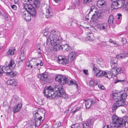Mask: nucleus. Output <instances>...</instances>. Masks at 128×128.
<instances>
[{"mask_svg": "<svg viewBox=\"0 0 128 128\" xmlns=\"http://www.w3.org/2000/svg\"><path fill=\"white\" fill-rule=\"evenodd\" d=\"M124 80H119L117 79L115 80L114 82V84H116V83L118 82H124Z\"/></svg>", "mask_w": 128, "mask_h": 128, "instance_id": "nucleus-53", "label": "nucleus"}, {"mask_svg": "<svg viewBox=\"0 0 128 128\" xmlns=\"http://www.w3.org/2000/svg\"><path fill=\"white\" fill-rule=\"evenodd\" d=\"M97 28L98 29L100 30L104 29V23L99 24L98 25Z\"/></svg>", "mask_w": 128, "mask_h": 128, "instance_id": "nucleus-44", "label": "nucleus"}, {"mask_svg": "<svg viewBox=\"0 0 128 128\" xmlns=\"http://www.w3.org/2000/svg\"><path fill=\"white\" fill-rule=\"evenodd\" d=\"M76 53L74 52H72L69 54L68 59H70V61H72L76 58Z\"/></svg>", "mask_w": 128, "mask_h": 128, "instance_id": "nucleus-15", "label": "nucleus"}, {"mask_svg": "<svg viewBox=\"0 0 128 128\" xmlns=\"http://www.w3.org/2000/svg\"><path fill=\"white\" fill-rule=\"evenodd\" d=\"M91 101L90 99H88L85 102V106L86 108H89L92 105L91 103Z\"/></svg>", "mask_w": 128, "mask_h": 128, "instance_id": "nucleus-28", "label": "nucleus"}, {"mask_svg": "<svg viewBox=\"0 0 128 128\" xmlns=\"http://www.w3.org/2000/svg\"><path fill=\"white\" fill-rule=\"evenodd\" d=\"M98 6L100 8H102L104 6V0H99L97 2Z\"/></svg>", "mask_w": 128, "mask_h": 128, "instance_id": "nucleus-24", "label": "nucleus"}, {"mask_svg": "<svg viewBox=\"0 0 128 128\" xmlns=\"http://www.w3.org/2000/svg\"><path fill=\"white\" fill-rule=\"evenodd\" d=\"M68 60L65 58H63L62 56H59L58 57V62L60 64H66L68 63Z\"/></svg>", "mask_w": 128, "mask_h": 128, "instance_id": "nucleus-11", "label": "nucleus"}, {"mask_svg": "<svg viewBox=\"0 0 128 128\" xmlns=\"http://www.w3.org/2000/svg\"><path fill=\"white\" fill-rule=\"evenodd\" d=\"M6 74L7 76L11 78L14 77L16 75V74L14 72H7Z\"/></svg>", "mask_w": 128, "mask_h": 128, "instance_id": "nucleus-37", "label": "nucleus"}, {"mask_svg": "<svg viewBox=\"0 0 128 128\" xmlns=\"http://www.w3.org/2000/svg\"><path fill=\"white\" fill-rule=\"evenodd\" d=\"M36 124L34 120H31L29 123V125L30 126L36 125Z\"/></svg>", "mask_w": 128, "mask_h": 128, "instance_id": "nucleus-56", "label": "nucleus"}, {"mask_svg": "<svg viewBox=\"0 0 128 128\" xmlns=\"http://www.w3.org/2000/svg\"><path fill=\"white\" fill-rule=\"evenodd\" d=\"M112 98L113 99L116 101L123 99H125L126 98L127 95L126 93L121 94L120 92H113L112 94Z\"/></svg>", "mask_w": 128, "mask_h": 128, "instance_id": "nucleus-3", "label": "nucleus"}, {"mask_svg": "<svg viewBox=\"0 0 128 128\" xmlns=\"http://www.w3.org/2000/svg\"><path fill=\"white\" fill-rule=\"evenodd\" d=\"M15 80L13 79H10L8 80L6 82V84L8 85H10L13 84Z\"/></svg>", "mask_w": 128, "mask_h": 128, "instance_id": "nucleus-46", "label": "nucleus"}, {"mask_svg": "<svg viewBox=\"0 0 128 128\" xmlns=\"http://www.w3.org/2000/svg\"><path fill=\"white\" fill-rule=\"evenodd\" d=\"M96 6H92L90 7V10L89 12V14H90L91 12H92L93 11H94L95 12H96Z\"/></svg>", "mask_w": 128, "mask_h": 128, "instance_id": "nucleus-43", "label": "nucleus"}, {"mask_svg": "<svg viewBox=\"0 0 128 128\" xmlns=\"http://www.w3.org/2000/svg\"><path fill=\"white\" fill-rule=\"evenodd\" d=\"M112 75L111 72H104V77L110 79L112 78Z\"/></svg>", "mask_w": 128, "mask_h": 128, "instance_id": "nucleus-25", "label": "nucleus"}, {"mask_svg": "<svg viewBox=\"0 0 128 128\" xmlns=\"http://www.w3.org/2000/svg\"><path fill=\"white\" fill-rule=\"evenodd\" d=\"M61 48L62 50L66 52L68 50L70 49V47L68 46L67 44H64L62 45Z\"/></svg>", "mask_w": 128, "mask_h": 128, "instance_id": "nucleus-26", "label": "nucleus"}, {"mask_svg": "<svg viewBox=\"0 0 128 128\" xmlns=\"http://www.w3.org/2000/svg\"><path fill=\"white\" fill-rule=\"evenodd\" d=\"M89 34L90 35H88L87 36V38L89 40H92L93 35L91 33H89Z\"/></svg>", "mask_w": 128, "mask_h": 128, "instance_id": "nucleus-52", "label": "nucleus"}, {"mask_svg": "<svg viewBox=\"0 0 128 128\" xmlns=\"http://www.w3.org/2000/svg\"><path fill=\"white\" fill-rule=\"evenodd\" d=\"M6 72H8V71H9L10 70V68L8 66H6Z\"/></svg>", "mask_w": 128, "mask_h": 128, "instance_id": "nucleus-63", "label": "nucleus"}, {"mask_svg": "<svg viewBox=\"0 0 128 128\" xmlns=\"http://www.w3.org/2000/svg\"><path fill=\"white\" fill-rule=\"evenodd\" d=\"M56 92L54 90L52 87L49 86L44 88L43 93L44 96L47 98L52 99L59 97H62L65 99H67L69 96L66 94L64 90L63 86L61 85L55 86Z\"/></svg>", "mask_w": 128, "mask_h": 128, "instance_id": "nucleus-1", "label": "nucleus"}, {"mask_svg": "<svg viewBox=\"0 0 128 128\" xmlns=\"http://www.w3.org/2000/svg\"><path fill=\"white\" fill-rule=\"evenodd\" d=\"M72 104H70L68 106V109L67 110L68 112L70 111H71L72 110V108H73V106H72Z\"/></svg>", "mask_w": 128, "mask_h": 128, "instance_id": "nucleus-55", "label": "nucleus"}, {"mask_svg": "<svg viewBox=\"0 0 128 128\" xmlns=\"http://www.w3.org/2000/svg\"><path fill=\"white\" fill-rule=\"evenodd\" d=\"M50 34L52 39V42H53L54 44L56 43H60L62 42V39L58 32L53 30L51 32Z\"/></svg>", "mask_w": 128, "mask_h": 128, "instance_id": "nucleus-2", "label": "nucleus"}, {"mask_svg": "<svg viewBox=\"0 0 128 128\" xmlns=\"http://www.w3.org/2000/svg\"><path fill=\"white\" fill-rule=\"evenodd\" d=\"M38 78L40 79V81L42 84H46L47 80L48 75L46 72H44L39 75L38 76Z\"/></svg>", "mask_w": 128, "mask_h": 128, "instance_id": "nucleus-7", "label": "nucleus"}, {"mask_svg": "<svg viewBox=\"0 0 128 128\" xmlns=\"http://www.w3.org/2000/svg\"><path fill=\"white\" fill-rule=\"evenodd\" d=\"M128 57V53L118 54L116 56V57L118 59H121Z\"/></svg>", "mask_w": 128, "mask_h": 128, "instance_id": "nucleus-17", "label": "nucleus"}, {"mask_svg": "<svg viewBox=\"0 0 128 128\" xmlns=\"http://www.w3.org/2000/svg\"><path fill=\"white\" fill-rule=\"evenodd\" d=\"M32 7V5L29 4H24V7L26 10L28 12L30 8Z\"/></svg>", "mask_w": 128, "mask_h": 128, "instance_id": "nucleus-27", "label": "nucleus"}, {"mask_svg": "<svg viewBox=\"0 0 128 128\" xmlns=\"http://www.w3.org/2000/svg\"><path fill=\"white\" fill-rule=\"evenodd\" d=\"M116 67L112 68L111 70L112 74L115 76L118 74Z\"/></svg>", "mask_w": 128, "mask_h": 128, "instance_id": "nucleus-31", "label": "nucleus"}, {"mask_svg": "<svg viewBox=\"0 0 128 128\" xmlns=\"http://www.w3.org/2000/svg\"><path fill=\"white\" fill-rule=\"evenodd\" d=\"M70 83L69 85L70 84H74L76 85V88H78V86L76 82L74 80H72L70 81Z\"/></svg>", "mask_w": 128, "mask_h": 128, "instance_id": "nucleus-42", "label": "nucleus"}, {"mask_svg": "<svg viewBox=\"0 0 128 128\" xmlns=\"http://www.w3.org/2000/svg\"><path fill=\"white\" fill-rule=\"evenodd\" d=\"M125 9L128 11V1L127 4H125L124 6Z\"/></svg>", "mask_w": 128, "mask_h": 128, "instance_id": "nucleus-64", "label": "nucleus"}, {"mask_svg": "<svg viewBox=\"0 0 128 128\" xmlns=\"http://www.w3.org/2000/svg\"><path fill=\"white\" fill-rule=\"evenodd\" d=\"M68 80V79L67 78L64 76H62L59 83L61 84H64L66 83Z\"/></svg>", "mask_w": 128, "mask_h": 128, "instance_id": "nucleus-20", "label": "nucleus"}, {"mask_svg": "<svg viewBox=\"0 0 128 128\" xmlns=\"http://www.w3.org/2000/svg\"><path fill=\"white\" fill-rule=\"evenodd\" d=\"M11 8L14 10H16L17 9L16 6L14 4L11 5L10 6Z\"/></svg>", "mask_w": 128, "mask_h": 128, "instance_id": "nucleus-59", "label": "nucleus"}, {"mask_svg": "<svg viewBox=\"0 0 128 128\" xmlns=\"http://www.w3.org/2000/svg\"><path fill=\"white\" fill-rule=\"evenodd\" d=\"M124 1L122 0H118L113 2L112 4V7L113 8L117 9L123 6Z\"/></svg>", "mask_w": 128, "mask_h": 128, "instance_id": "nucleus-5", "label": "nucleus"}, {"mask_svg": "<svg viewBox=\"0 0 128 128\" xmlns=\"http://www.w3.org/2000/svg\"><path fill=\"white\" fill-rule=\"evenodd\" d=\"M61 124V122H60L56 123L52 126L53 128H58L60 126Z\"/></svg>", "mask_w": 128, "mask_h": 128, "instance_id": "nucleus-40", "label": "nucleus"}, {"mask_svg": "<svg viewBox=\"0 0 128 128\" xmlns=\"http://www.w3.org/2000/svg\"><path fill=\"white\" fill-rule=\"evenodd\" d=\"M22 107V104L21 103H19L16 106V107L14 109H13V111L14 113H15L18 112L20 110V108Z\"/></svg>", "mask_w": 128, "mask_h": 128, "instance_id": "nucleus-23", "label": "nucleus"}, {"mask_svg": "<svg viewBox=\"0 0 128 128\" xmlns=\"http://www.w3.org/2000/svg\"><path fill=\"white\" fill-rule=\"evenodd\" d=\"M78 22L72 19L70 20V22L68 23V25L74 26L75 25H77Z\"/></svg>", "mask_w": 128, "mask_h": 128, "instance_id": "nucleus-19", "label": "nucleus"}, {"mask_svg": "<svg viewBox=\"0 0 128 128\" xmlns=\"http://www.w3.org/2000/svg\"><path fill=\"white\" fill-rule=\"evenodd\" d=\"M116 58H112L110 62L111 66L112 68L117 67V60Z\"/></svg>", "mask_w": 128, "mask_h": 128, "instance_id": "nucleus-14", "label": "nucleus"}, {"mask_svg": "<svg viewBox=\"0 0 128 128\" xmlns=\"http://www.w3.org/2000/svg\"><path fill=\"white\" fill-rule=\"evenodd\" d=\"M125 100L121 99L116 101L112 107L113 111L116 110L118 107L124 106L125 105Z\"/></svg>", "mask_w": 128, "mask_h": 128, "instance_id": "nucleus-4", "label": "nucleus"}, {"mask_svg": "<svg viewBox=\"0 0 128 128\" xmlns=\"http://www.w3.org/2000/svg\"><path fill=\"white\" fill-rule=\"evenodd\" d=\"M45 15L47 18H49L52 15V8L48 6H47L46 8Z\"/></svg>", "mask_w": 128, "mask_h": 128, "instance_id": "nucleus-10", "label": "nucleus"}, {"mask_svg": "<svg viewBox=\"0 0 128 128\" xmlns=\"http://www.w3.org/2000/svg\"><path fill=\"white\" fill-rule=\"evenodd\" d=\"M80 108H81L80 106H78V107H77L76 109L73 112L74 113H75L76 112L78 111L80 109Z\"/></svg>", "mask_w": 128, "mask_h": 128, "instance_id": "nucleus-58", "label": "nucleus"}, {"mask_svg": "<svg viewBox=\"0 0 128 128\" xmlns=\"http://www.w3.org/2000/svg\"><path fill=\"white\" fill-rule=\"evenodd\" d=\"M112 43L114 45V46L115 47H117L120 46L118 44H117L116 42L114 41Z\"/></svg>", "mask_w": 128, "mask_h": 128, "instance_id": "nucleus-62", "label": "nucleus"}, {"mask_svg": "<svg viewBox=\"0 0 128 128\" xmlns=\"http://www.w3.org/2000/svg\"><path fill=\"white\" fill-rule=\"evenodd\" d=\"M41 120V119H34L35 124H36V125L37 126L40 125L41 123L42 122L44 119L43 120Z\"/></svg>", "mask_w": 128, "mask_h": 128, "instance_id": "nucleus-35", "label": "nucleus"}, {"mask_svg": "<svg viewBox=\"0 0 128 128\" xmlns=\"http://www.w3.org/2000/svg\"><path fill=\"white\" fill-rule=\"evenodd\" d=\"M25 58V57L24 56H22V55H20V60H19L18 62L19 64L21 62H22L23 60H24Z\"/></svg>", "mask_w": 128, "mask_h": 128, "instance_id": "nucleus-50", "label": "nucleus"}, {"mask_svg": "<svg viewBox=\"0 0 128 128\" xmlns=\"http://www.w3.org/2000/svg\"><path fill=\"white\" fill-rule=\"evenodd\" d=\"M71 128H82V127L78 124H73Z\"/></svg>", "mask_w": 128, "mask_h": 128, "instance_id": "nucleus-49", "label": "nucleus"}, {"mask_svg": "<svg viewBox=\"0 0 128 128\" xmlns=\"http://www.w3.org/2000/svg\"><path fill=\"white\" fill-rule=\"evenodd\" d=\"M53 48V50L54 51H58L60 50H61L62 45L60 44V43H56Z\"/></svg>", "mask_w": 128, "mask_h": 128, "instance_id": "nucleus-18", "label": "nucleus"}, {"mask_svg": "<svg viewBox=\"0 0 128 128\" xmlns=\"http://www.w3.org/2000/svg\"><path fill=\"white\" fill-rule=\"evenodd\" d=\"M22 9L21 12V14L24 20L26 21H30L31 20V15L27 11H24Z\"/></svg>", "mask_w": 128, "mask_h": 128, "instance_id": "nucleus-6", "label": "nucleus"}, {"mask_svg": "<svg viewBox=\"0 0 128 128\" xmlns=\"http://www.w3.org/2000/svg\"><path fill=\"white\" fill-rule=\"evenodd\" d=\"M14 65V67H15L16 65L14 63V62L13 60L12 59H11L10 62L8 64V66L10 68V67H12V66H13Z\"/></svg>", "mask_w": 128, "mask_h": 128, "instance_id": "nucleus-39", "label": "nucleus"}, {"mask_svg": "<svg viewBox=\"0 0 128 128\" xmlns=\"http://www.w3.org/2000/svg\"><path fill=\"white\" fill-rule=\"evenodd\" d=\"M93 0H84L83 2L84 4L92 2Z\"/></svg>", "mask_w": 128, "mask_h": 128, "instance_id": "nucleus-57", "label": "nucleus"}, {"mask_svg": "<svg viewBox=\"0 0 128 128\" xmlns=\"http://www.w3.org/2000/svg\"><path fill=\"white\" fill-rule=\"evenodd\" d=\"M46 44L48 45H51L52 46L54 45V44L53 43V42H52V39L51 37V35H48V36L46 37Z\"/></svg>", "mask_w": 128, "mask_h": 128, "instance_id": "nucleus-13", "label": "nucleus"}, {"mask_svg": "<svg viewBox=\"0 0 128 128\" xmlns=\"http://www.w3.org/2000/svg\"><path fill=\"white\" fill-rule=\"evenodd\" d=\"M124 34H122L118 37L119 40H120L122 42L123 44H125L127 42L126 40V38L124 36Z\"/></svg>", "mask_w": 128, "mask_h": 128, "instance_id": "nucleus-21", "label": "nucleus"}, {"mask_svg": "<svg viewBox=\"0 0 128 128\" xmlns=\"http://www.w3.org/2000/svg\"><path fill=\"white\" fill-rule=\"evenodd\" d=\"M33 114L34 119H42V116L44 115V114H42L38 110H36L33 112Z\"/></svg>", "mask_w": 128, "mask_h": 128, "instance_id": "nucleus-8", "label": "nucleus"}, {"mask_svg": "<svg viewBox=\"0 0 128 128\" xmlns=\"http://www.w3.org/2000/svg\"><path fill=\"white\" fill-rule=\"evenodd\" d=\"M112 43L114 45V46L115 47H117L120 46L118 44H117L116 42L114 41Z\"/></svg>", "mask_w": 128, "mask_h": 128, "instance_id": "nucleus-61", "label": "nucleus"}, {"mask_svg": "<svg viewBox=\"0 0 128 128\" xmlns=\"http://www.w3.org/2000/svg\"><path fill=\"white\" fill-rule=\"evenodd\" d=\"M15 49L14 48H10L7 52V54L9 55H13L14 54Z\"/></svg>", "mask_w": 128, "mask_h": 128, "instance_id": "nucleus-22", "label": "nucleus"}, {"mask_svg": "<svg viewBox=\"0 0 128 128\" xmlns=\"http://www.w3.org/2000/svg\"><path fill=\"white\" fill-rule=\"evenodd\" d=\"M32 17H35L36 15V10L35 8L32 6V7L30 8L28 12Z\"/></svg>", "mask_w": 128, "mask_h": 128, "instance_id": "nucleus-12", "label": "nucleus"}, {"mask_svg": "<svg viewBox=\"0 0 128 128\" xmlns=\"http://www.w3.org/2000/svg\"><path fill=\"white\" fill-rule=\"evenodd\" d=\"M62 76L60 75H57L55 77V79L56 81L58 82L59 83L60 82V81L61 79V78L62 77Z\"/></svg>", "mask_w": 128, "mask_h": 128, "instance_id": "nucleus-45", "label": "nucleus"}, {"mask_svg": "<svg viewBox=\"0 0 128 128\" xmlns=\"http://www.w3.org/2000/svg\"><path fill=\"white\" fill-rule=\"evenodd\" d=\"M6 66H3L2 68L0 67V77L2 76L3 72L6 74L7 72L6 71Z\"/></svg>", "mask_w": 128, "mask_h": 128, "instance_id": "nucleus-30", "label": "nucleus"}, {"mask_svg": "<svg viewBox=\"0 0 128 128\" xmlns=\"http://www.w3.org/2000/svg\"><path fill=\"white\" fill-rule=\"evenodd\" d=\"M97 18H98L97 17V14H96V12L92 16V18H90L93 22H95L97 20Z\"/></svg>", "mask_w": 128, "mask_h": 128, "instance_id": "nucleus-36", "label": "nucleus"}, {"mask_svg": "<svg viewBox=\"0 0 128 128\" xmlns=\"http://www.w3.org/2000/svg\"><path fill=\"white\" fill-rule=\"evenodd\" d=\"M19 98L18 96L16 95H14L12 100L14 103H15L18 102L19 101Z\"/></svg>", "mask_w": 128, "mask_h": 128, "instance_id": "nucleus-38", "label": "nucleus"}, {"mask_svg": "<svg viewBox=\"0 0 128 128\" xmlns=\"http://www.w3.org/2000/svg\"><path fill=\"white\" fill-rule=\"evenodd\" d=\"M119 118L118 116H116L115 115H113L112 117V119L113 123L115 124Z\"/></svg>", "mask_w": 128, "mask_h": 128, "instance_id": "nucleus-34", "label": "nucleus"}, {"mask_svg": "<svg viewBox=\"0 0 128 128\" xmlns=\"http://www.w3.org/2000/svg\"><path fill=\"white\" fill-rule=\"evenodd\" d=\"M92 71L94 73V75L98 77L104 76L103 72L102 70H99L94 65L92 68Z\"/></svg>", "mask_w": 128, "mask_h": 128, "instance_id": "nucleus-9", "label": "nucleus"}, {"mask_svg": "<svg viewBox=\"0 0 128 128\" xmlns=\"http://www.w3.org/2000/svg\"><path fill=\"white\" fill-rule=\"evenodd\" d=\"M118 74H120L123 72V70L121 68H118L117 69Z\"/></svg>", "mask_w": 128, "mask_h": 128, "instance_id": "nucleus-54", "label": "nucleus"}, {"mask_svg": "<svg viewBox=\"0 0 128 128\" xmlns=\"http://www.w3.org/2000/svg\"><path fill=\"white\" fill-rule=\"evenodd\" d=\"M82 126L83 128H90V127L88 124L86 123H84L82 124Z\"/></svg>", "mask_w": 128, "mask_h": 128, "instance_id": "nucleus-51", "label": "nucleus"}, {"mask_svg": "<svg viewBox=\"0 0 128 128\" xmlns=\"http://www.w3.org/2000/svg\"><path fill=\"white\" fill-rule=\"evenodd\" d=\"M118 20H121L122 18V14H118Z\"/></svg>", "mask_w": 128, "mask_h": 128, "instance_id": "nucleus-60", "label": "nucleus"}, {"mask_svg": "<svg viewBox=\"0 0 128 128\" xmlns=\"http://www.w3.org/2000/svg\"><path fill=\"white\" fill-rule=\"evenodd\" d=\"M114 20V17L112 14L110 15L108 18V22L110 24H112L113 23Z\"/></svg>", "mask_w": 128, "mask_h": 128, "instance_id": "nucleus-32", "label": "nucleus"}, {"mask_svg": "<svg viewBox=\"0 0 128 128\" xmlns=\"http://www.w3.org/2000/svg\"><path fill=\"white\" fill-rule=\"evenodd\" d=\"M123 119L119 118L115 124L114 126L116 127H119L122 126L123 124Z\"/></svg>", "mask_w": 128, "mask_h": 128, "instance_id": "nucleus-16", "label": "nucleus"}, {"mask_svg": "<svg viewBox=\"0 0 128 128\" xmlns=\"http://www.w3.org/2000/svg\"><path fill=\"white\" fill-rule=\"evenodd\" d=\"M125 119H124V124L126 128H128V116L125 118Z\"/></svg>", "mask_w": 128, "mask_h": 128, "instance_id": "nucleus-41", "label": "nucleus"}, {"mask_svg": "<svg viewBox=\"0 0 128 128\" xmlns=\"http://www.w3.org/2000/svg\"><path fill=\"white\" fill-rule=\"evenodd\" d=\"M98 84V82H95L93 80H91L89 82V86L92 87L94 86L95 85H97Z\"/></svg>", "mask_w": 128, "mask_h": 128, "instance_id": "nucleus-29", "label": "nucleus"}, {"mask_svg": "<svg viewBox=\"0 0 128 128\" xmlns=\"http://www.w3.org/2000/svg\"><path fill=\"white\" fill-rule=\"evenodd\" d=\"M94 120L92 119H88L87 121V122L89 125L92 124Z\"/></svg>", "mask_w": 128, "mask_h": 128, "instance_id": "nucleus-48", "label": "nucleus"}, {"mask_svg": "<svg viewBox=\"0 0 128 128\" xmlns=\"http://www.w3.org/2000/svg\"><path fill=\"white\" fill-rule=\"evenodd\" d=\"M100 10H99L97 12H96V14L98 18H102L103 16L104 12H103Z\"/></svg>", "mask_w": 128, "mask_h": 128, "instance_id": "nucleus-33", "label": "nucleus"}, {"mask_svg": "<svg viewBox=\"0 0 128 128\" xmlns=\"http://www.w3.org/2000/svg\"><path fill=\"white\" fill-rule=\"evenodd\" d=\"M89 14L88 13L86 16H83L82 18V20L84 21H88L89 20H90V18H89Z\"/></svg>", "mask_w": 128, "mask_h": 128, "instance_id": "nucleus-47", "label": "nucleus"}]
</instances>
